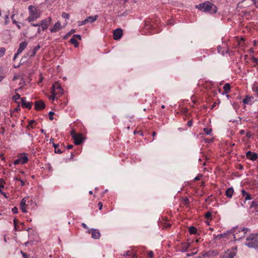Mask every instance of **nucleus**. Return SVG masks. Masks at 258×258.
<instances>
[{"label":"nucleus","instance_id":"45","mask_svg":"<svg viewBox=\"0 0 258 258\" xmlns=\"http://www.w3.org/2000/svg\"><path fill=\"white\" fill-rule=\"evenodd\" d=\"M187 125L188 126H191L192 125V120H188L187 122Z\"/></svg>","mask_w":258,"mask_h":258},{"label":"nucleus","instance_id":"23","mask_svg":"<svg viewBox=\"0 0 258 258\" xmlns=\"http://www.w3.org/2000/svg\"><path fill=\"white\" fill-rule=\"evenodd\" d=\"M40 48V46L39 45H38L36 46L33 49H32V53L31 54L30 56H34L35 55L36 53L38 50H39Z\"/></svg>","mask_w":258,"mask_h":258},{"label":"nucleus","instance_id":"64","mask_svg":"<svg viewBox=\"0 0 258 258\" xmlns=\"http://www.w3.org/2000/svg\"><path fill=\"white\" fill-rule=\"evenodd\" d=\"M4 79V77L2 76H0V82L3 80Z\"/></svg>","mask_w":258,"mask_h":258},{"label":"nucleus","instance_id":"57","mask_svg":"<svg viewBox=\"0 0 258 258\" xmlns=\"http://www.w3.org/2000/svg\"><path fill=\"white\" fill-rule=\"evenodd\" d=\"M73 146H74L73 145H70L68 146L67 149H71L73 148Z\"/></svg>","mask_w":258,"mask_h":258},{"label":"nucleus","instance_id":"39","mask_svg":"<svg viewBox=\"0 0 258 258\" xmlns=\"http://www.w3.org/2000/svg\"><path fill=\"white\" fill-rule=\"evenodd\" d=\"M54 152L55 153L57 154H61L62 153V151L58 147L57 148H55Z\"/></svg>","mask_w":258,"mask_h":258},{"label":"nucleus","instance_id":"15","mask_svg":"<svg viewBox=\"0 0 258 258\" xmlns=\"http://www.w3.org/2000/svg\"><path fill=\"white\" fill-rule=\"evenodd\" d=\"M28 200V197L24 198L20 203V209L23 213H27V210L26 208V203Z\"/></svg>","mask_w":258,"mask_h":258},{"label":"nucleus","instance_id":"47","mask_svg":"<svg viewBox=\"0 0 258 258\" xmlns=\"http://www.w3.org/2000/svg\"><path fill=\"white\" fill-rule=\"evenodd\" d=\"M14 227H15V229L16 230H17V219H14Z\"/></svg>","mask_w":258,"mask_h":258},{"label":"nucleus","instance_id":"62","mask_svg":"<svg viewBox=\"0 0 258 258\" xmlns=\"http://www.w3.org/2000/svg\"><path fill=\"white\" fill-rule=\"evenodd\" d=\"M24 183H25L24 181L22 180H21V185H24Z\"/></svg>","mask_w":258,"mask_h":258},{"label":"nucleus","instance_id":"11","mask_svg":"<svg viewBox=\"0 0 258 258\" xmlns=\"http://www.w3.org/2000/svg\"><path fill=\"white\" fill-rule=\"evenodd\" d=\"M245 155L247 159L252 161H255L257 159V154L256 153L252 152L250 151H247Z\"/></svg>","mask_w":258,"mask_h":258},{"label":"nucleus","instance_id":"2","mask_svg":"<svg viewBox=\"0 0 258 258\" xmlns=\"http://www.w3.org/2000/svg\"><path fill=\"white\" fill-rule=\"evenodd\" d=\"M196 7L199 10L204 12H208L210 14H215L217 11L216 6L209 2H205Z\"/></svg>","mask_w":258,"mask_h":258},{"label":"nucleus","instance_id":"13","mask_svg":"<svg viewBox=\"0 0 258 258\" xmlns=\"http://www.w3.org/2000/svg\"><path fill=\"white\" fill-rule=\"evenodd\" d=\"M61 28L62 27L61 26L60 23L59 22H57L50 28V31L51 33L56 32L60 30Z\"/></svg>","mask_w":258,"mask_h":258},{"label":"nucleus","instance_id":"18","mask_svg":"<svg viewBox=\"0 0 258 258\" xmlns=\"http://www.w3.org/2000/svg\"><path fill=\"white\" fill-rule=\"evenodd\" d=\"M241 194L242 198H243L245 200H250L252 199L251 195L249 193L247 192L244 189H242L241 190Z\"/></svg>","mask_w":258,"mask_h":258},{"label":"nucleus","instance_id":"38","mask_svg":"<svg viewBox=\"0 0 258 258\" xmlns=\"http://www.w3.org/2000/svg\"><path fill=\"white\" fill-rule=\"evenodd\" d=\"M54 114V112L53 111H50L49 112V118L50 120H52L53 119V115Z\"/></svg>","mask_w":258,"mask_h":258},{"label":"nucleus","instance_id":"61","mask_svg":"<svg viewBox=\"0 0 258 258\" xmlns=\"http://www.w3.org/2000/svg\"><path fill=\"white\" fill-rule=\"evenodd\" d=\"M2 195H3L4 196H5V197H6V193L5 192H2V194H1Z\"/></svg>","mask_w":258,"mask_h":258},{"label":"nucleus","instance_id":"34","mask_svg":"<svg viewBox=\"0 0 258 258\" xmlns=\"http://www.w3.org/2000/svg\"><path fill=\"white\" fill-rule=\"evenodd\" d=\"M6 49L4 47L0 48V57H2L5 53Z\"/></svg>","mask_w":258,"mask_h":258},{"label":"nucleus","instance_id":"24","mask_svg":"<svg viewBox=\"0 0 258 258\" xmlns=\"http://www.w3.org/2000/svg\"><path fill=\"white\" fill-rule=\"evenodd\" d=\"M197 231V228L194 226H190L188 229V231L191 234H194L196 233Z\"/></svg>","mask_w":258,"mask_h":258},{"label":"nucleus","instance_id":"1","mask_svg":"<svg viewBox=\"0 0 258 258\" xmlns=\"http://www.w3.org/2000/svg\"><path fill=\"white\" fill-rule=\"evenodd\" d=\"M245 245L258 252V233L251 234L246 237Z\"/></svg>","mask_w":258,"mask_h":258},{"label":"nucleus","instance_id":"43","mask_svg":"<svg viewBox=\"0 0 258 258\" xmlns=\"http://www.w3.org/2000/svg\"><path fill=\"white\" fill-rule=\"evenodd\" d=\"M202 177V174H199L198 176H197L195 178V180H199L201 179V178Z\"/></svg>","mask_w":258,"mask_h":258},{"label":"nucleus","instance_id":"4","mask_svg":"<svg viewBox=\"0 0 258 258\" xmlns=\"http://www.w3.org/2000/svg\"><path fill=\"white\" fill-rule=\"evenodd\" d=\"M52 22V18L50 17H48L46 19L41 20L40 25L41 26L42 31L46 30Z\"/></svg>","mask_w":258,"mask_h":258},{"label":"nucleus","instance_id":"5","mask_svg":"<svg viewBox=\"0 0 258 258\" xmlns=\"http://www.w3.org/2000/svg\"><path fill=\"white\" fill-rule=\"evenodd\" d=\"M236 255V252L234 251L228 249L227 251L222 253L220 257V258H234Z\"/></svg>","mask_w":258,"mask_h":258},{"label":"nucleus","instance_id":"46","mask_svg":"<svg viewBox=\"0 0 258 258\" xmlns=\"http://www.w3.org/2000/svg\"><path fill=\"white\" fill-rule=\"evenodd\" d=\"M14 15H13L12 16H11V19L12 20V21H13V23L14 24H17V22L16 21V20L14 19Z\"/></svg>","mask_w":258,"mask_h":258},{"label":"nucleus","instance_id":"20","mask_svg":"<svg viewBox=\"0 0 258 258\" xmlns=\"http://www.w3.org/2000/svg\"><path fill=\"white\" fill-rule=\"evenodd\" d=\"M234 192V189L233 187H229L228 188L226 191L225 195L226 196L229 198H231L232 197L233 194Z\"/></svg>","mask_w":258,"mask_h":258},{"label":"nucleus","instance_id":"19","mask_svg":"<svg viewBox=\"0 0 258 258\" xmlns=\"http://www.w3.org/2000/svg\"><path fill=\"white\" fill-rule=\"evenodd\" d=\"M253 99V98L252 96H246L243 100L242 102L245 104H251Z\"/></svg>","mask_w":258,"mask_h":258},{"label":"nucleus","instance_id":"27","mask_svg":"<svg viewBox=\"0 0 258 258\" xmlns=\"http://www.w3.org/2000/svg\"><path fill=\"white\" fill-rule=\"evenodd\" d=\"M75 32V30L72 29L69 33L66 34V35L63 37L64 39H66L68 38L69 36H70L71 34Z\"/></svg>","mask_w":258,"mask_h":258},{"label":"nucleus","instance_id":"32","mask_svg":"<svg viewBox=\"0 0 258 258\" xmlns=\"http://www.w3.org/2000/svg\"><path fill=\"white\" fill-rule=\"evenodd\" d=\"M204 131L205 132L206 134L207 135H211V132H212V129L211 128H205L204 129Z\"/></svg>","mask_w":258,"mask_h":258},{"label":"nucleus","instance_id":"26","mask_svg":"<svg viewBox=\"0 0 258 258\" xmlns=\"http://www.w3.org/2000/svg\"><path fill=\"white\" fill-rule=\"evenodd\" d=\"M247 200H245V199H241L240 200H239V202H240V205L241 207H246L247 206L246 205V201Z\"/></svg>","mask_w":258,"mask_h":258},{"label":"nucleus","instance_id":"52","mask_svg":"<svg viewBox=\"0 0 258 258\" xmlns=\"http://www.w3.org/2000/svg\"><path fill=\"white\" fill-rule=\"evenodd\" d=\"M31 25L32 26H34V27H37V26L40 27V24H39V23H37V24L31 23Z\"/></svg>","mask_w":258,"mask_h":258},{"label":"nucleus","instance_id":"51","mask_svg":"<svg viewBox=\"0 0 258 258\" xmlns=\"http://www.w3.org/2000/svg\"><path fill=\"white\" fill-rule=\"evenodd\" d=\"M74 37H77L78 38L79 40H81V36L80 35H79V34H75L73 36Z\"/></svg>","mask_w":258,"mask_h":258},{"label":"nucleus","instance_id":"36","mask_svg":"<svg viewBox=\"0 0 258 258\" xmlns=\"http://www.w3.org/2000/svg\"><path fill=\"white\" fill-rule=\"evenodd\" d=\"M212 214L210 212H208L205 214V217L208 219H211Z\"/></svg>","mask_w":258,"mask_h":258},{"label":"nucleus","instance_id":"12","mask_svg":"<svg viewBox=\"0 0 258 258\" xmlns=\"http://www.w3.org/2000/svg\"><path fill=\"white\" fill-rule=\"evenodd\" d=\"M21 106L23 108H26L30 109L32 106V103L27 102L26 100V98H22L21 99Z\"/></svg>","mask_w":258,"mask_h":258},{"label":"nucleus","instance_id":"30","mask_svg":"<svg viewBox=\"0 0 258 258\" xmlns=\"http://www.w3.org/2000/svg\"><path fill=\"white\" fill-rule=\"evenodd\" d=\"M252 91L256 92L258 96V86L256 84H253L252 87Z\"/></svg>","mask_w":258,"mask_h":258},{"label":"nucleus","instance_id":"29","mask_svg":"<svg viewBox=\"0 0 258 258\" xmlns=\"http://www.w3.org/2000/svg\"><path fill=\"white\" fill-rule=\"evenodd\" d=\"M78 26H82L86 25L88 23L87 20L86 19H85L84 20L79 21L78 22Z\"/></svg>","mask_w":258,"mask_h":258},{"label":"nucleus","instance_id":"63","mask_svg":"<svg viewBox=\"0 0 258 258\" xmlns=\"http://www.w3.org/2000/svg\"><path fill=\"white\" fill-rule=\"evenodd\" d=\"M40 27L38 28V30H37V33L39 34L40 33Z\"/></svg>","mask_w":258,"mask_h":258},{"label":"nucleus","instance_id":"21","mask_svg":"<svg viewBox=\"0 0 258 258\" xmlns=\"http://www.w3.org/2000/svg\"><path fill=\"white\" fill-rule=\"evenodd\" d=\"M98 15H95L94 16H89L86 18L88 23H93L95 22L98 18Z\"/></svg>","mask_w":258,"mask_h":258},{"label":"nucleus","instance_id":"28","mask_svg":"<svg viewBox=\"0 0 258 258\" xmlns=\"http://www.w3.org/2000/svg\"><path fill=\"white\" fill-rule=\"evenodd\" d=\"M13 99L17 102V100L20 99V95L18 93H16L15 95L13 97Z\"/></svg>","mask_w":258,"mask_h":258},{"label":"nucleus","instance_id":"40","mask_svg":"<svg viewBox=\"0 0 258 258\" xmlns=\"http://www.w3.org/2000/svg\"><path fill=\"white\" fill-rule=\"evenodd\" d=\"M4 181L3 179H0V188H3L4 187Z\"/></svg>","mask_w":258,"mask_h":258},{"label":"nucleus","instance_id":"14","mask_svg":"<svg viewBox=\"0 0 258 258\" xmlns=\"http://www.w3.org/2000/svg\"><path fill=\"white\" fill-rule=\"evenodd\" d=\"M72 138L74 140V144L75 145H80L82 142V137L81 135L74 134L72 135Z\"/></svg>","mask_w":258,"mask_h":258},{"label":"nucleus","instance_id":"31","mask_svg":"<svg viewBox=\"0 0 258 258\" xmlns=\"http://www.w3.org/2000/svg\"><path fill=\"white\" fill-rule=\"evenodd\" d=\"M123 256H134L135 254H133L132 252H131L130 251H126L125 252H124L123 254Z\"/></svg>","mask_w":258,"mask_h":258},{"label":"nucleus","instance_id":"25","mask_svg":"<svg viewBox=\"0 0 258 258\" xmlns=\"http://www.w3.org/2000/svg\"><path fill=\"white\" fill-rule=\"evenodd\" d=\"M70 41L72 44H74L76 47L78 46L79 43L77 40L74 38V37L70 39Z\"/></svg>","mask_w":258,"mask_h":258},{"label":"nucleus","instance_id":"3","mask_svg":"<svg viewBox=\"0 0 258 258\" xmlns=\"http://www.w3.org/2000/svg\"><path fill=\"white\" fill-rule=\"evenodd\" d=\"M29 16L27 18V20L30 22H33L40 17V14L39 11L33 6H30L28 7Z\"/></svg>","mask_w":258,"mask_h":258},{"label":"nucleus","instance_id":"44","mask_svg":"<svg viewBox=\"0 0 258 258\" xmlns=\"http://www.w3.org/2000/svg\"><path fill=\"white\" fill-rule=\"evenodd\" d=\"M9 15H7L5 16V24H7L9 23Z\"/></svg>","mask_w":258,"mask_h":258},{"label":"nucleus","instance_id":"35","mask_svg":"<svg viewBox=\"0 0 258 258\" xmlns=\"http://www.w3.org/2000/svg\"><path fill=\"white\" fill-rule=\"evenodd\" d=\"M252 207L257 208L258 207V203L256 202H254V201L252 202L250 205V208H251Z\"/></svg>","mask_w":258,"mask_h":258},{"label":"nucleus","instance_id":"56","mask_svg":"<svg viewBox=\"0 0 258 258\" xmlns=\"http://www.w3.org/2000/svg\"><path fill=\"white\" fill-rule=\"evenodd\" d=\"M20 53H18V52H17L14 56V58H13V60H15L16 59V58L18 57V55L20 54Z\"/></svg>","mask_w":258,"mask_h":258},{"label":"nucleus","instance_id":"8","mask_svg":"<svg viewBox=\"0 0 258 258\" xmlns=\"http://www.w3.org/2000/svg\"><path fill=\"white\" fill-rule=\"evenodd\" d=\"M88 232L89 233H91L92 237L95 239H99L101 235L99 231L96 229H91L88 230Z\"/></svg>","mask_w":258,"mask_h":258},{"label":"nucleus","instance_id":"17","mask_svg":"<svg viewBox=\"0 0 258 258\" xmlns=\"http://www.w3.org/2000/svg\"><path fill=\"white\" fill-rule=\"evenodd\" d=\"M20 159V162L22 164L26 163L28 161V157L26 154L23 153L18 156Z\"/></svg>","mask_w":258,"mask_h":258},{"label":"nucleus","instance_id":"10","mask_svg":"<svg viewBox=\"0 0 258 258\" xmlns=\"http://www.w3.org/2000/svg\"><path fill=\"white\" fill-rule=\"evenodd\" d=\"M35 109L36 110L43 109L45 107V104L42 100H39L34 102Z\"/></svg>","mask_w":258,"mask_h":258},{"label":"nucleus","instance_id":"54","mask_svg":"<svg viewBox=\"0 0 258 258\" xmlns=\"http://www.w3.org/2000/svg\"><path fill=\"white\" fill-rule=\"evenodd\" d=\"M82 226H83V227L84 228L88 229V227L86 224L83 223H82Z\"/></svg>","mask_w":258,"mask_h":258},{"label":"nucleus","instance_id":"58","mask_svg":"<svg viewBox=\"0 0 258 258\" xmlns=\"http://www.w3.org/2000/svg\"><path fill=\"white\" fill-rule=\"evenodd\" d=\"M53 146L54 147V149H55V148H57L58 147H59V145L58 144H56L55 143H53Z\"/></svg>","mask_w":258,"mask_h":258},{"label":"nucleus","instance_id":"48","mask_svg":"<svg viewBox=\"0 0 258 258\" xmlns=\"http://www.w3.org/2000/svg\"><path fill=\"white\" fill-rule=\"evenodd\" d=\"M148 256L150 257H152L153 256V252L152 251H149L148 252Z\"/></svg>","mask_w":258,"mask_h":258},{"label":"nucleus","instance_id":"55","mask_svg":"<svg viewBox=\"0 0 258 258\" xmlns=\"http://www.w3.org/2000/svg\"><path fill=\"white\" fill-rule=\"evenodd\" d=\"M98 206H99V210H101V209H102V206H103L101 202H99V203H98Z\"/></svg>","mask_w":258,"mask_h":258},{"label":"nucleus","instance_id":"6","mask_svg":"<svg viewBox=\"0 0 258 258\" xmlns=\"http://www.w3.org/2000/svg\"><path fill=\"white\" fill-rule=\"evenodd\" d=\"M53 92L57 93V94H62V89L60 84L57 82L55 83L52 86V90Z\"/></svg>","mask_w":258,"mask_h":258},{"label":"nucleus","instance_id":"9","mask_svg":"<svg viewBox=\"0 0 258 258\" xmlns=\"http://www.w3.org/2000/svg\"><path fill=\"white\" fill-rule=\"evenodd\" d=\"M123 35L122 31L120 28L115 29L113 34V38L115 40H119Z\"/></svg>","mask_w":258,"mask_h":258},{"label":"nucleus","instance_id":"53","mask_svg":"<svg viewBox=\"0 0 258 258\" xmlns=\"http://www.w3.org/2000/svg\"><path fill=\"white\" fill-rule=\"evenodd\" d=\"M35 122L34 120H31L29 121V126H32L33 123Z\"/></svg>","mask_w":258,"mask_h":258},{"label":"nucleus","instance_id":"16","mask_svg":"<svg viewBox=\"0 0 258 258\" xmlns=\"http://www.w3.org/2000/svg\"><path fill=\"white\" fill-rule=\"evenodd\" d=\"M28 43L26 41L21 42L19 47L17 50L18 53H21L22 51L26 48Z\"/></svg>","mask_w":258,"mask_h":258},{"label":"nucleus","instance_id":"42","mask_svg":"<svg viewBox=\"0 0 258 258\" xmlns=\"http://www.w3.org/2000/svg\"><path fill=\"white\" fill-rule=\"evenodd\" d=\"M12 211L13 213L14 214H17L18 213V208L16 207H14L13 208H12Z\"/></svg>","mask_w":258,"mask_h":258},{"label":"nucleus","instance_id":"33","mask_svg":"<svg viewBox=\"0 0 258 258\" xmlns=\"http://www.w3.org/2000/svg\"><path fill=\"white\" fill-rule=\"evenodd\" d=\"M51 93H52V95L49 97V99L54 100L55 98V96L56 95H57V93H55V92H53L52 91H51Z\"/></svg>","mask_w":258,"mask_h":258},{"label":"nucleus","instance_id":"50","mask_svg":"<svg viewBox=\"0 0 258 258\" xmlns=\"http://www.w3.org/2000/svg\"><path fill=\"white\" fill-rule=\"evenodd\" d=\"M246 136L248 138H250L251 137V134H250V132H247L246 134Z\"/></svg>","mask_w":258,"mask_h":258},{"label":"nucleus","instance_id":"49","mask_svg":"<svg viewBox=\"0 0 258 258\" xmlns=\"http://www.w3.org/2000/svg\"><path fill=\"white\" fill-rule=\"evenodd\" d=\"M237 246H236L233 247L231 249H230L229 250H231L232 251H234L236 253L237 252Z\"/></svg>","mask_w":258,"mask_h":258},{"label":"nucleus","instance_id":"7","mask_svg":"<svg viewBox=\"0 0 258 258\" xmlns=\"http://www.w3.org/2000/svg\"><path fill=\"white\" fill-rule=\"evenodd\" d=\"M248 231V228H243L241 230V231H239V234L238 233H236L233 235L234 238L236 240H240L241 238L245 236V234Z\"/></svg>","mask_w":258,"mask_h":258},{"label":"nucleus","instance_id":"41","mask_svg":"<svg viewBox=\"0 0 258 258\" xmlns=\"http://www.w3.org/2000/svg\"><path fill=\"white\" fill-rule=\"evenodd\" d=\"M13 163L15 165H17L19 164V163H21L20 158H19L18 159H16V160H15Z\"/></svg>","mask_w":258,"mask_h":258},{"label":"nucleus","instance_id":"59","mask_svg":"<svg viewBox=\"0 0 258 258\" xmlns=\"http://www.w3.org/2000/svg\"><path fill=\"white\" fill-rule=\"evenodd\" d=\"M244 133H245V131L244 130H241L240 131V135H243L244 134Z\"/></svg>","mask_w":258,"mask_h":258},{"label":"nucleus","instance_id":"37","mask_svg":"<svg viewBox=\"0 0 258 258\" xmlns=\"http://www.w3.org/2000/svg\"><path fill=\"white\" fill-rule=\"evenodd\" d=\"M61 16H62V18H65V19H68L69 18V17H70L69 14H68V13H64V12H63Z\"/></svg>","mask_w":258,"mask_h":258},{"label":"nucleus","instance_id":"22","mask_svg":"<svg viewBox=\"0 0 258 258\" xmlns=\"http://www.w3.org/2000/svg\"><path fill=\"white\" fill-rule=\"evenodd\" d=\"M223 89L225 91V92L224 93H222V95H224L225 94H227V93H228L230 90V85L228 83H226L224 85V86H223Z\"/></svg>","mask_w":258,"mask_h":258},{"label":"nucleus","instance_id":"60","mask_svg":"<svg viewBox=\"0 0 258 258\" xmlns=\"http://www.w3.org/2000/svg\"><path fill=\"white\" fill-rule=\"evenodd\" d=\"M16 25H17V27L19 28V29H20L21 28V26L20 25L17 23V24H15Z\"/></svg>","mask_w":258,"mask_h":258}]
</instances>
